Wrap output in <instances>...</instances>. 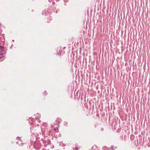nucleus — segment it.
<instances>
[{
    "label": "nucleus",
    "instance_id": "10",
    "mask_svg": "<svg viewBox=\"0 0 150 150\" xmlns=\"http://www.w3.org/2000/svg\"><path fill=\"white\" fill-rule=\"evenodd\" d=\"M79 149V148L77 147H76L74 149H75V150H78Z\"/></svg>",
    "mask_w": 150,
    "mask_h": 150
},
{
    "label": "nucleus",
    "instance_id": "3",
    "mask_svg": "<svg viewBox=\"0 0 150 150\" xmlns=\"http://www.w3.org/2000/svg\"><path fill=\"white\" fill-rule=\"evenodd\" d=\"M16 139L18 141L16 142V143L17 144L20 146L22 144V142L21 140V138L18 137L16 138Z\"/></svg>",
    "mask_w": 150,
    "mask_h": 150
},
{
    "label": "nucleus",
    "instance_id": "9",
    "mask_svg": "<svg viewBox=\"0 0 150 150\" xmlns=\"http://www.w3.org/2000/svg\"><path fill=\"white\" fill-rule=\"evenodd\" d=\"M54 130L56 132H58V129H56L54 128Z\"/></svg>",
    "mask_w": 150,
    "mask_h": 150
},
{
    "label": "nucleus",
    "instance_id": "16",
    "mask_svg": "<svg viewBox=\"0 0 150 150\" xmlns=\"http://www.w3.org/2000/svg\"><path fill=\"white\" fill-rule=\"evenodd\" d=\"M54 146H52V147L51 148L52 149L54 148Z\"/></svg>",
    "mask_w": 150,
    "mask_h": 150
},
{
    "label": "nucleus",
    "instance_id": "13",
    "mask_svg": "<svg viewBox=\"0 0 150 150\" xmlns=\"http://www.w3.org/2000/svg\"><path fill=\"white\" fill-rule=\"evenodd\" d=\"M96 150H100V149L99 148H98L97 149H96Z\"/></svg>",
    "mask_w": 150,
    "mask_h": 150
},
{
    "label": "nucleus",
    "instance_id": "5",
    "mask_svg": "<svg viewBox=\"0 0 150 150\" xmlns=\"http://www.w3.org/2000/svg\"><path fill=\"white\" fill-rule=\"evenodd\" d=\"M45 127H47V124L46 122H44L41 126V129H44Z\"/></svg>",
    "mask_w": 150,
    "mask_h": 150
},
{
    "label": "nucleus",
    "instance_id": "17",
    "mask_svg": "<svg viewBox=\"0 0 150 150\" xmlns=\"http://www.w3.org/2000/svg\"><path fill=\"white\" fill-rule=\"evenodd\" d=\"M54 146H52V147L51 148L52 149L54 148Z\"/></svg>",
    "mask_w": 150,
    "mask_h": 150
},
{
    "label": "nucleus",
    "instance_id": "8",
    "mask_svg": "<svg viewBox=\"0 0 150 150\" xmlns=\"http://www.w3.org/2000/svg\"><path fill=\"white\" fill-rule=\"evenodd\" d=\"M48 19H49V21H47V22L50 23L52 21V19L50 18H48Z\"/></svg>",
    "mask_w": 150,
    "mask_h": 150
},
{
    "label": "nucleus",
    "instance_id": "18",
    "mask_svg": "<svg viewBox=\"0 0 150 150\" xmlns=\"http://www.w3.org/2000/svg\"><path fill=\"white\" fill-rule=\"evenodd\" d=\"M65 48V47H64V48Z\"/></svg>",
    "mask_w": 150,
    "mask_h": 150
},
{
    "label": "nucleus",
    "instance_id": "15",
    "mask_svg": "<svg viewBox=\"0 0 150 150\" xmlns=\"http://www.w3.org/2000/svg\"><path fill=\"white\" fill-rule=\"evenodd\" d=\"M52 4H54V2H53L52 3Z\"/></svg>",
    "mask_w": 150,
    "mask_h": 150
},
{
    "label": "nucleus",
    "instance_id": "14",
    "mask_svg": "<svg viewBox=\"0 0 150 150\" xmlns=\"http://www.w3.org/2000/svg\"><path fill=\"white\" fill-rule=\"evenodd\" d=\"M42 150H46V149H42Z\"/></svg>",
    "mask_w": 150,
    "mask_h": 150
},
{
    "label": "nucleus",
    "instance_id": "7",
    "mask_svg": "<svg viewBox=\"0 0 150 150\" xmlns=\"http://www.w3.org/2000/svg\"><path fill=\"white\" fill-rule=\"evenodd\" d=\"M56 122H58L57 123V125H59V124L61 122V120L60 119H57L56 121Z\"/></svg>",
    "mask_w": 150,
    "mask_h": 150
},
{
    "label": "nucleus",
    "instance_id": "4",
    "mask_svg": "<svg viewBox=\"0 0 150 150\" xmlns=\"http://www.w3.org/2000/svg\"><path fill=\"white\" fill-rule=\"evenodd\" d=\"M5 54H0V61L3 60L4 59V57Z\"/></svg>",
    "mask_w": 150,
    "mask_h": 150
},
{
    "label": "nucleus",
    "instance_id": "6",
    "mask_svg": "<svg viewBox=\"0 0 150 150\" xmlns=\"http://www.w3.org/2000/svg\"><path fill=\"white\" fill-rule=\"evenodd\" d=\"M98 148V147L96 145H94L92 147V149L93 150H96Z\"/></svg>",
    "mask_w": 150,
    "mask_h": 150
},
{
    "label": "nucleus",
    "instance_id": "1",
    "mask_svg": "<svg viewBox=\"0 0 150 150\" xmlns=\"http://www.w3.org/2000/svg\"><path fill=\"white\" fill-rule=\"evenodd\" d=\"M37 116L35 117L36 120L35 121L34 118H30L28 120L30 125L33 124L36 126H38L39 125L38 123H40V121L39 120L40 118V115L38 113L37 114Z\"/></svg>",
    "mask_w": 150,
    "mask_h": 150
},
{
    "label": "nucleus",
    "instance_id": "11",
    "mask_svg": "<svg viewBox=\"0 0 150 150\" xmlns=\"http://www.w3.org/2000/svg\"><path fill=\"white\" fill-rule=\"evenodd\" d=\"M50 142H51L50 141V140H49L48 141L47 144H50Z\"/></svg>",
    "mask_w": 150,
    "mask_h": 150
},
{
    "label": "nucleus",
    "instance_id": "2",
    "mask_svg": "<svg viewBox=\"0 0 150 150\" xmlns=\"http://www.w3.org/2000/svg\"><path fill=\"white\" fill-rule=\"evenodd\" d=\"M42 132L46 133H49L50 132V131L49 129H48V127H45L44 129H41Z\"/></svg>",
    "mask_w": 150,
    "mask_h": 150
},
{
    "label": "nucleus",
    "instance_id": "12",
    "mask_svg": "<svg viewBox=\"0 0 150 150\" xmlns=\"http://www.w3.org/2000/svg\"><path fill=\"white\" fill-rule=\"evenodd\" d=\"M49 0V1L50 3H51L52 1H53V0Z\"/></svg>",
    "mask_w": 150,
    "mask_h": 150
}]
</instances>
